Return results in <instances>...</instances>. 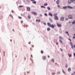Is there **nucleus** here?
Listing matches in <instances>:
<instances>
[{"instance_id":"f257e3e1","label":"nucleus","mask_w":75,"mask_h":75,"mask_svg":"<svg viewBox=\"0 0 75 75\" xmlns=\"http://www.w3.org/2000/svg\"><path fill=\"white\" fill-rule=\"evenodd\" d=\"M67 8H71V9L73 8L72 7H71L70 6H63V9H66Z\"/></svg>"},{"instance_id":"f03ea898","label":"nucleus","mask_w":75,"mask_h":75,"mask_svg":"<svg viewBox=\"0 0 75 75\" xmlns=\"http://www.w3.org/2000/svg\"><path fill=\"white\" fill-rule=\"evenodd\" d=\"M47 25L48 26H49L50 27H51L52 28H54V26L53 25H51V24L49 23H47Z\"/></svg>"},{"instance_id":"7ed1b4c3","label":"nucleus","mask_w":75,"mask_h":75,"mask_svg":"<svg viewBox=\"0 0 75 75\" xmlns=\"http://www.w3.org/2000/svg\"><path fill=\"white\" fill-rule=\"evenodd\" d=\"M68 18L69 19H72L73 18H72V15L71 14L69 15L68 16Z\"/></svg>"},{"instance_id":"20e7f679","label":"nucleus","mask_w":75,"mask_h":75,"mask_svg":"<svg viewBox=\"0 0 75 75\" xmlns=\"http://www.w3.org/2000/svg\"><path fill=\"white\" fill-rule=\"evenodd\" d=\"M54 20H58V19L59 18H58V16H54Z\"/></svg>"},{"instance_id":"39448f33","label":"nucleus","mask_w":75,"mask_h":75,"mask_svg":"<svg viewBox=\"0 0 75 75\" xmlns=\"http://www.w3.org/2000/svg\"><path fill=\"white\" fill-rule=\"evenodd\" d=\"M31 13L34 14V15H35L36 16H37V13L35 12H31Z\"/></svg>"},{"instance_id":"423d86ee","label":"nucleus","mask_w":75,"mask_h":75,"mask_svg":"<svg viewBox=\"0 0 75 75\" xmlns=\"http://www.w3.org/2000/svg\"><path fill=\"white\" fill-rule=\"evenodd\" d=\"M60 20L62 21H63L64 20V17H62L60 18Z\"/></svg>"},{"instance_id":"0eeeda50","label":"nucleus","mask_w":75,"mask_h":75,"mask_svg":"<svg viewBox=\"0 0 75 75\" xmlns=\"http://www.w3.org/2000/svg\"><path fill=\"white\" fill-rule=\"evenodd\" d=\"M42 59L43 60H45L46 59V57L44 56L42 57Z\"/></svg>"},{"instance_id":"6e6552de","label":"nucleus","mask_w":75,"mask_h":75,"mask_svg":"<svg viewBox=\"0 0 75 75\" xmlns=\"http://www.w3.org/2000/svg\"><path fill=\"white\" fill-rule=\"evenodd\" d=\"M49 19L50 21H51V22H52L53 21H52V18H51V17H50L49 18Z\"/></svg>"},{"instance_id":"1a4fd4ad","label":"nucleus","mask_w":75,"mask_h":75,"mask_svg":"<svg viewBox=\"0 0 75 75\" xmlns=\"http://www.w3.org/2000/svg\"><path fill=\"white\" fill-rule=\"evenodd\" d=\"M49 16H51V17H52V14L51 13H49L48 14Z\"/></svg>"},{"instance_id":"9d476101","label":"nucleus","mask_w":75,"mask_h":75,"mask_svg":"<svg viewBox=\"0 0 75 75\" xmlns=\"http://www.w3.org/2000/svg\"><path fill=\"white\" fill-rule=\"evenodd\" d=\"M27 10L30 11V8L28 7H27Z\"/></svg>"},{"instance_id":"9b49d317","label":"nucleus","mask_w":75,"mask_h":75,"mask_svg":"<svg viewBox=\"0 0 75 75\" xmlns=\"http://www.w3.org/2000/svg\"><path fill=\"white\" fill-rule=\"evenodd\" d=\"M72 2V1L71 0H69L68 1V3L69 4H71V3Z\"/></svg>"},{"instance_id":"f8f14e48","label":"nucleus","mask_w":75,"mask_h":75,"mask_svg":"<svg viewBox=\"0 0 75 75\" xmlns=\"http://www.w3.org/2000/svg\"><path fill=\"white\" fill-rule=\"evenodd\" d=\"M36 22H40V21H41V20L40 19H36Z\"/></svg>"},{"instance_id":"ddd939ff","label":"nucleus","mask_w":75,"mask_h":75,"mask_svg":"<svg viewBox=\"0 0 75 75\" xmlns=\"http://www.w3.org/2000/svg\"><path fill=\"white\" fill-rule=\"evenodd\" d=\"M57 26L58 27H61V24H58L57 23Z\"/></svg>"},{"instance_id":"4468645a","label":"nucleus","mask_w":75,"mask_h":75,"mask_svg":"<svg viewBox=\"0 0 75 75\" xmlns=\"http://www.w3.org/2000/svg\"><path fill=\"white\" fill-rule=\"evenodd\" d=\"M53 16L54 17H55V16H57V13H56L54 14H53Z\"/></svg>"},{"instance_id":"2eb2a0df","label":"nucleus","mask_w":75,"mask_h":75,"mask_svg":"<svg viewBox=\"0 0 75 75\" xmlns=\"http://www.w3.org/2000/svg\"><path fill=\"white\" fill-rule=\"evenodd\" d=\"M28 18H29V19H30L31 18V16L29 15H28Z\"/></svg>"},{"instance_id":"dca6fc26","label":"nucleus","mask_w":75,"mask_h":75,"mask_svg":"<svg viewBox=\"0 0 75 75\" xmlns=\"http://www.w3.org/2000/svg\"><path fill=\"white\" fill-rule=\"evenodd\" d=\"M71 69L70 68H69L68 69V71H69V72H70V71H71Z\"/></svg>"},{"instance_id":"f3484780","label":"nucleus","mask_w":75,"mask_h":75,"mask_svg":"<svg viewBox=\"0 0 75 75\" xmlns=\"http://www.w3.org/2000/svg\"><path fill=\"white\" fill-rule=\"evenodd\" d=\"M68 56H69V57H72V54H68Z\"/></svg>"},{"instance_id":"a211bd4d","label":"nucleus","mask_w":75,"mask_h":75,"mask_svg":"<svg viewBox=\"0 0 75 75\" xmlns=\"http://www.w3.org/2000/svg\"><path fill=\"white\" fill-rule=\"evenodd\" d=\"M59 0H57V1H56V3L57 4H59Z\"/></svg>"},{"instance_id":"6ab92c4d","label":"nucleus","mask_w":75,"mask_h":75,"mask_svg":"<svg viewBox=\"0 0 75 75\" xmlns=\"http://www.w3.org/2000/svg\"><path fill=\"white\" fill-rule=\"evenodd\" d=\"M59 42H61V43H62V44L63 43V42H62V41L61 40V39L59 40Z\"/></svg>"},{"instance_id":"aec40b11","label":"nucleus","mask_w":75,"mask_h":75,"mask_svg":"<svg viewBox=\"0 0 75 75\" xmlns=\"http://www.w3.org/2000/svg\"><path fill=\"white\" fill-rule=\"evenodd\" d=\"M33 3V4H36V1H33L32 2Z\"/></svg>"},{"instance_id":"412c9836","label":"nucleus","mask_w":75,"mask_h":75,"mask_svg":"<svg viewBox=\"0 0 75 75\" xmlns=\"http://www.w3.org/2000/svg\"><path fill=\"white\" fill-rule=\"evenodd\" d=\"M51 61L53 63H54V59H52V60Z\"/></svg>"},{"instance_id":"4be33fe9","label":"nucleus","mask_w":75,"mask_h":75,"mask_svg":"<svg viewBox=\"0 0 75 75\" xmlns=\"http://www.w3.org/2000/svg\"><path fill=\"white\" fill-rule=\"evenodd\" d=\"M73 24H75V21H74L72 23Z\"/></svg>"},{"instance_id":"5701e85b","label":"nucleus","mask_w":75,"mask_h":75,"mask_svg":"<svg viewBox=\"0 0 75 75\" xmlns=\"http://www.w3.org/2000/svg\"><path fill=\"white\" fill-rule=\"evenodd\" d=\"M71 2H72V3H74V2H75V0H71Z\"/></svg>"},{"instance_id":"b1692460","label":"nucleus","mask_w":75,"mask_h":75,"mask_svg":"<svg viewBox=\"0 0 75 75\" xmlns=\"http://www.w3.org/2000/svg\"><path fill=\"white\" fill-rule=\"evenodd\" d=\"M44 6H48V4L47 3L45 4H44Z\"/></svg>"},{"instance_id":"393cba45","label":"nucleus","mask_w":75,"mask_h":75,"mask_svg":"<svg viewBox=\"0 0 75 75\" xmlns=\"http://www.w3.org/2000/svg\"><path fill=\"white\" fill-rule=\"evenodd\" d=\"M62 72H63V73H64V74H66V73L65 72V71H64V70L63 69H62Z\"/></svg>"},{"instance_id":"a878e982","label":"nucleus","mask_w":75,"mask_h":75,"mask_svg":"<svg viewBox=\"0 0 75 75\" xmlns=\"http://www.w3.org/2000/svg\"><path fill=\"white\" fill-rule=\"evenodd\" d=\"M57 74H60L61 72L59 71H57Z\"/></svg>"},{"instance_id":"bb28decb","label":"nucleus","mask_w":75,"mask_h":75,"mask_svg":"<svg viewBox=\"0 0 75 75\" xmlns=\"http://www.w3.org/2000/svg\"><path fill=\"white\" fill-rule=\"evenodd\" d=\"M59 38H60V39H62V40H63V38H62V36H59Z\"/></svg>"},{"instance_id":"cd10ccee","label":"nucleus","mask_w":75,"mask_h":75,"mask_svg":"<svg viewBox=\"0 0 75 75\" xmlns=\"http://www.w3.org/2000/svg\"><path fill=\"white\" fill-rule=\"evenodd\" d=\"M47 31H49L50 30V28H48L47 29Z\"/></svg>"},{"instance_id":"c85d7f7f","label":"nucleus","mask_w":75,"mask_h":75,"mask_svg":"<svg viewBox=\"0 0 75 75\" xmlns=\"http://www.w3.org/2000/svg\"><path fill=\"white\" fill-rule=\"evenodd\" d=\"M65 68H68V65H67V64H66L65 65Z\"/></svg>"},{"instance_id":"c756f323","label":"nucleus","mask_w":75,"mask_h":75,"mask_svg":"<svg viewBox=\"0 0 75 75\" xmlns=\"http://www.w3.org/2000/svg\"><path fill=\"white\" fill-rule=\"evenodd\" d=\"M47 9H48V10H50V7H47Z\"/></svg>"},{"instance_id":"7c9ffc66","label":"nucleus","mask_w":75,"mask_h":75,"mask_svg":"<svg viewBox=\"0 0 75 75\" xmlns=\"http://www.w3.org/2000/svg\"><path fill=\"white\" fill-rule=\"evenodd\" d=\"M18 18H20V19H21L22 18L20 16H18Z\"/></svg>"},{"instance_id":"2f4dec72","label":"nucleus","mask_w":75,"mask_h":75,"mask_svg":"<svg viewBox=\"0 0 75 75\" xmlns=\"http://www.w3.org/2000/svg\"><path fill=\"white\" fill-rule=\"evenodd\" d=\"M44 15L45 16H47V14L46 13H45Z\"/></svg>"},{"instance_id":"473e14b6","label":"nucleus","mask_w":75,"mask_h":75,"mask_svg":"<svg viewBox=\"0 0 75 75\" xmlns=\"http://www.w3.org/2000/svg\"><path fill=\"white\" fill-rule=\"evenodd\" d=\"M70 44H71V45H73V44H72V43L71 42H70Z\"/></svg>"},{"instance_id":"72a5a7b5","label":"nucleus","mask_w":75,"mask_h":75,"mask_svg":"<svg viewBox=\"0 0 75 75\" xmlns=\"http://www.w3.org/2000/svg\"><path fill=\"white\" fill-rule=\"evenodd\" d=\"M19 7H23V5H20L19 6Z\"/></svg>"},{"instance_id":"f704fd0d","label":"nucleus","mask_w":75,"mask_h":75,"mask_svg":"<svg viewBox=\"0 0 75 75\" xmlns=\"http://www.w3.org/2000/svg\"><path fill=\"white\" fill-rule=\"evenodd\" d=\"M60 50L61 51H62H62H63V50H62V49L60 48Z\"/></svg>"},{"instance_id":"c9c22d12","label":"nucleus","mask_w":75,"mask_h":75,"mask_svg":"<svg viewBox=\"0 0 75 75\" xmlns=\"http://www.w3.org/2000/svg\"><path fill=\"white\" fill-rule=\"evenodd\" d=\"M43 24H44V25H46V23H44Z\"/></svg>"},{"instance_id":"e433bc0d","label":"nucleus","mask_w":75,"mask_h":75,"mask_svg":"<svg viewBox=\"0 0 75 75\" xmlns=\"http://www.w3.org/2000/svg\"><path fill=\"white\" fill-rule=\"evenodd\" d=\"M66 21L68 20V18H66Z\"/></svg>"},{"instance_id":"4c0bfd02","label":"nucleus","mask_w":75,"mask_h":75,"mask_svg":"<svg viewBox=\"0 0 75 75\" xmlns=\"http://www.w3.org/2000/svg\"><path fill=\"white\" fill-rule=\"evenodd\" d=\"M71 46V47H72V48L73 49H74V47H73V45H72Z\"/></svg>"},{"instance_id":"58836bf2","label":"nucleus","mask_w":75,"mask_h":75,"mask_svg":"<svg viewBox=\"0 0 75 75\" xmlns=\"http://www.w3.org/2000/svg\"><path fill=\"white\" fill-rule=\"evenodd\" d=\"M41 52V53H42V54H43V51L42 50Z\"/></svg>"},{"instance_id":"ea45409f","label":"nucleus","mask_w":75,"mask_h":75,"mask_svg":"<svg viewBox=\"0 0 75 75\" xmlns=\"http://www.w3.org/2000/svg\"><path fill=\"white\" fill-rule=\"evenodd\" d=\"M11 12L12 13H14V11H13V10H12L11 11Z\"/></svg>"},{"instance_id":"a19ab883","label":"nucleus","mask_w":75,"mask_h":75,"mask_svg":"<svg viewBox=\"0 0 75 75\" xmlns=\"http://www.w3.org/2000/svg\"><path fill=\"white\" fill-rule=\"evenodd\" d=\"M55 73H53L52 74V75H54V74H55Z\"/></svg>"},{"instance_id":"79ce46f5","label":"nucleus","mask_w":75,"mask_h":75,"mask_svg":"<svg viewBox=\"0 0 75 75\" xmlns=\"http://www.w3.org/2000/svg\"><path fill=\"white\" fill-rule=\"evenodd\" d=\"M21 23H23V21H21Z\"/></svg>"},{"instance_id":"37998d69","label":"nucleus","mask_w":75,"mask_h":75,"mask_svg":"<svg viewBox=\"0 0 75 75\" xmlns=\"http://www.w3.org/2000/svg\"><path fill=\"white\" fill-rule=\"evenodd\" d=\"M71 75H75V74L74 73H72Z\"/></svg>"},{"instance_id":"c03bdc74","label":"nucleus","mask_w":75,"mask_h":75,"mask_svg":"<svg viewBox=\"0 0 75 75\" xmlns=\"http://www.w3.org/2000/svg\"><path fill=\"white\" fill-rule=\"evenodd\" d=\"M44 7V6H41V8H43Z\"/></svg>"},{"instance_id":"a18cd8bd","label":"nucleus","mask_w":75,"mask_h":75,"mask_svg":"<svg viewBox=\"0 0 75 75\" xmlns=\"http://www.w3.org/2000/svg\"><path fill=\"white\" fill-rule=\"evenodd\" d=\"M40 16H41V17H42V14H40Z\"/></svg>"},{"instance_id":"49530a36","label":"nucleus","mask_w":75,"mask_h":75,"mask_svg":"<svg viewBox=\"0 0 75 75\" xmlns=\"http://www.w3.org/2000/svg\"><path fill=\"white\" fill-rule=\"evenodd\" d=\"M66 34H68V32H66Z\"/></svg>"},{"instance_id":"de8ad7c7","label":"nucleus","mask_w":75,"mask_h":75,"mask_svg":"<svg viewBox=\"0 0 75 75\" xmlns=\"http://www.w3.org/2000/svg\"><path fill=\"white\" fill-rule=\"evenodd\" d=\"M47 57H48V58H50V56L48 55V56H47Z\"/></svg>"},{"instance_id":"09e8293b","label":"nucleus","mask_w":75,"mask_h":75,"mask_svg":"<svg viewBox=\"0 0 75 75\" xmlns=\"http://www.w3.org/2000/svg\"><path fill=\"white\" fill-rule=\"evenodd\" d=\"M56 44H57V45H58V44H59L57 42Z\"/></svg>"},{"instance_id":"8fccbe9b","label":"nucleus","mask_w":75,"mask_h":75,"mask_svg":"<svg viewBox=\"0 0 75 75\" xmlns=\"http://www.w3.org/2000/svg\"><path fill=\"white\" fill-rule=\"evenodd\" d=\"M10 16H11V17H12V18H13V16H12L10 15Z\"/></svg>"},{"instance_id":"3c124183","label":"nucleus","mask_w":75,"mask_h":75,"mask_svg":"<svg viewBox=\"0 0 75 75\" xmlns=\"http://www.w3.org/2000/svg\"><path fill=\"white\" fill-rule=\"evenodd\" d=\"M31 57L32 58H33V55H31Z\"/></svg>"},{"instance_id":"603ef678","label":"nucleus","mask_w":75,"mask_h":75,"mask_svg":"<svg viewBox=\"0 0 75 75\" xmlns=\"http://www.w3.org/2000/svg\"><path fill=\"white\" fill-rule=\"evenodd\" d=\"M69 40L70 41H71V40L70 39H69Z\"/></svg>"},{"instance_id":"864d4df0","label":"nucleus","mask_w":75,"mask_h":75,"mask_svg":"<svg viewBox=\"0 0 75 75\" xmlns=\"http://www.w3.org/2000/svg\"><path fill=\"white\" fill-rule=\"evenodd\" d=\"M21 16H23V14H22V13L21 14Z\"/></svg>"},{"instance_id":"5fc2aeb1","label":"nucleus","mask_w":75,"mask_h":75,"mask_svg":"<svg viewBox=\"0 0 75 75\" xmlns=\"http://www.w3.org/2000/svg\"><path fill=\"white\" fill-rule=\"evenodd\" d=\"M58 7H60V6L59 5H58Z\"/></svg>"},{"instance_id":"6e6d98bb","label":"nucleus","mask_w":75,"mask_h":75,"mask_svg":"<svg viewBox=\"0 0 75 75\" xmlns=\"http://www.w3.org/2000/svg\"><path fill=\"white\" fill-rule=\"evenodd\" d=\"M4 55V54H5V52L4 51L3 52Z\"/></svg>"},{"instance_id":"4d7b16f0","label":"nucleus","mask_w":75,"mask_h":75,"mask_svg":"<svg viewBox=\"0 0 75 75\" xmlns=\"http://www.w3.org/2000/svg\"><path fill=\"white\" fill-rule=\"evenodd\" d=\"M73 38H75V36H74L73 37Z\"/></svg>"},{"instance_id":"13d9d810","label":"nucleus","mask_w":75,"mask_h":75,"mask_svg":"<svg viewBox=\"0 0 75 75\" xmlns=\"http://www.w3.org/2000/svg\"><path fill=\"white\" fill-rule=\"evenodd\" d=\"M31 43V42H29V44H30Z\"/></svg>"},{"instance_id":"bf43d9fd","label":"nucleus","mask_w":75,"mask_h":75,"mask_svg":"<svg viewBox=\"0 0 75 75\" xmlns=\"http://www.w3.org/2000/svg\"><path fill=\"white\" fill-rule=\"evenodd\" d=\"M44 8H46L44 6V7H43Z\"/></svg>"},{"instance_id":"052dcab7","label":"nucleus","mask_w":75,"mask_h":75,"mask_svg":"<svg viewBox=\"0 0 75 75\" xmlns=\"http://www.w3.org/2000/svg\"><path fill=\"white\" fill-rule=\"evenodd\" d=\"M55 64H56V65H57V63H55Z\"/></svg>"},{"instance_id":"680f3d73","label":"nucleus","mask_w":75,"mask_h":75,"mask_svg":"<svg viewBox=\"0 0 75 75\" xmlns=\"http://www.w3.org/2000/svg\"><path fill=\"white\" fill-rule=\"evenodd\" d=\"M10 41H11V42L12 41V40H10Z\"/></svg>"},{"instance_id":"e2e57ef3","label":"nucleus","mask_w":75,"mask_h":75,"mask_svg":"<svg viewBox=\"0 0 75 75\" xmlns=\"http://www.w3.org/2000/svg\"><path fill=\"white\" fill-rule=\"evenodd\" d=\"M68 34V35H69V34L68 33V34Z\"/></svg>"},{"instance_id":"0e129e2a","label":"nucleus","mask_w":75,"mask_h":75,"mask_svg":"<svg viewBox=\"0 0 75 75\" xmlns=\"http://www.w3.org/2000/svg\"><path fill=\"white\" fill-rule=\"evenodd\" d=\"M32 47H34V45H32Z\"/></svg>"},{"instance_id":"69168bd1","label":"nucleus","mask_w":75,"mask_h":75,"mask_svg":"<svg viewBox=\"0 0 75 75\" xmlns=\"http://www.w3.org/2000/svg\"><path fill=\"white\" fill-rule=\"evenodd\" d=\"M74 74H75V71H74Z\"/></svg>"},{"instance_id":"338daca9","label":"nucleus","mask_w":75,"mask_h":75,"mask_svg":"<svg viewBox=\"0 0 75 75\" xmlns=\"http://www.w3.org/2000/svg\"><path fill=\"white\" fill-rule=\"evenodd\" d=\"M74 36H75V34L74 35Z\"/></svg>"},{"instance_id":"774afa93","label":"nucleus","mask_w":75,"mask_h":75,"mask_svg":"<svg viewBox=\"0 0 75 75\" xmlns=\"http://www.w3.org/2000/svg\"><path fill=\"white\" fill-rule=\"evenodd\" d=\"M54 1H55V0H54Z\"/></svg>"}]
</instances>
